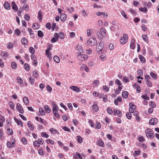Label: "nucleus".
Masks as SVG:
<instances>
[{"mask_svg":"<svg viewBox=\"0 0 159 159\" xmlns=\"http://www.w3.org/2000/svg\"><path fill=\"white\" fill-rule=\"evenodd\" d=\"M97 41L94 36H93L92 38H89L87 42V45L90 46H94L97 44Z\"/></svg>","mask_w":159,"mask_h":159,"instance_id":"1","label":"nucleus"},{"mask_svg":"<svg viewBox=\"0 0 159 159\" xmlns=\"http://www.w3.org/2000/svg\"><path fill=\"white\" fill-rule=\"evenodd\" d=\"M145 79L146 81V84L148 87H152V84L150 80L151 78L149 75H146L145 76Z\"/></svg>","mask_w":159,"mask_h":159,"instance_id":"2","label":"nucleus"},{"mask_svg":"<svg viewBox=\"0 0 159 159\" xmlns=\"http://www.w3.org/2000/svg\"><path fill=\"white\" fill-rule=\"evenodd\" d=\"M77 58L80 61H83L86 60L88 57L86 55H81L80 52H78L77 53Z\"/></svg>","mask_w":159,"mask_h":159,"instance_id":"3","label":"nucleus"},{"mask_svg":"<svg viewBox=\"0 0 159 159\" xmlns=\"http://www.w3.org/2000/svg\"><path fill=\"white\" fill-rule=\"evenodd\" d=\"M128 40V35L125 34L123 35V37H121L120 39V43L121 44H125Z\"/></svg>","mask_w":159,"mask_h":159,"instance_id":"4","label":"nucleus"},{"mask_svg":"<svg viewBox=\"0 0 159 159\" xmlns=\"http://www.w3.org/2000/svg\"><path fill=\"white\" fill-rule=\"evenodd\" d=\"M102 43H100L99 46L98 45L97 48V52L100 54H101L102 52V50L103 48V46H102Z\"/></svg>","mask_w":159,"mask_h":159,"instance_id":"5","label":"nucleus"},{"mask_svg":"<svg viewBox=\"0 0 159 159\" xmlns=\"http://www.w3.org/2000/svg\"><path fill=\"white\" fill-rule=\"evenodd\" d=\"M70 89L76 93H79L80 91V88L77 86H72L70 87Z\"/></svg>","mask_w":159,"mask_h":159,"instance_id":"6","label":"nucleus"},{"mask_svg":"<svg viewBox=\"0 0 159 159\" xmlns=\"http://www.w3.org/2000/svg\"><path fill=\"white\" fill-rule=\"evenodd\" d=\"M157 123L158 120L156 118H152L149 121V123L150 125H156Z\"/></svg>","mask_w":159,"mask_h":159,"instance_id":"7","label":"nucleus"},{"mask_svg":"<svg viewBox=\"0 0 159 159\" xmlns=\"http://www.w3.org/2000/svg\"><path fill=\"white\" fill-rule=\"evenodd\" d=\"M73 156L74 159H82V156L78 152H76L75 154H73Z\"/></svg>","mask_w":159,"mask_h":159,"instance_id":"8","label":"nucleus"},{"mask_svg":"<svg viewBox=\"0 0 159 159\" xmlns=\"http://www.w3.org/2000/svg\"><path fill=\"white\" fill-rule=\"evenodd\" d=\"M14 120L18 125H20L21 127H23V125L21 120L16 118H14Z\"/></svg>","mask_w":159,"mask_h":159,"instance_id":"9","label":"nucleus"},{"mask_svg":"<svg viewBox=\"0 0 159 159\" xmlns=\"http://www.w3.org/2000/svg\"><path fill=\"white\" fill-rule=\"evenodd\" d=\"M52 111H58L59 110V108L57 105L54 102H52Z\"/></svg>","mask_w":159,"mask_h":159,"instance_id":"10","label":"nucleus"},{"mask_svg":"<svg viewBox=\"0 0 159 159\" xmlns=\"http://www.w3.org/2000/svg\"><path fill=\"white\" fill-rule=\"evenodd\" d=\"M96 144L98 146L102 147H104V142L100 139H99L97 142Z\"/></svg>","mask_w":159,"mask_h":159,"instance_id":"11","label":"nucleus"},{"mask_svg":"<svg viewBox=\"0 0 159 159\" xmlns=\"http://www.w3.org/2000/svg\"><path fill=\"white\" fill-rule=\"evenodd\" d=\"M12 9L14 11L16 12L18 11L17 6L14 2H12L11 3Z\"/></svg>","mask_w":159,"mask_h":159,"instance_id":"12","label":"nucleus"},{"mask_svg":"<svg viewBox=\"0 0 159 159\" xmlns=\"http://www.w3.org/2000/svg\"><path fill=\"white\" fill-rule=\"evenodd\" d=\"M93 95L95 97H99L100 98H102L103 96L102 94H100L96 91H94L93 92Z\"/></svg>","mask_w":159,"mask_h":159,"instance_id":"13","label":"nucleus"},{"mask_svg":"<svg viewBox=\"0 0 159 159\" xmlns=\"http://www.w3.org/2000/svg\"><path fill=\"white\" fill-rule=\"evenodd\" d=\"M1 55L4 59H6L8 56V53L7 52H1Z\"/></svg>","mask_w":159,"mask_h":159,"instance_id":"14","label":"nucleus"},{"mask_svg":"<svg viewBox=\"0 0 159 159\" xmlns=\"http://www.w3.org/2000/svg\"><path fill=\"white\" fill-rule=\"evenodd\" d=\"M135 40L134 39H131V42L130 44V48L132 49H134L135 48L134 45Z\"/></svg>","mask_w":159,"mask_h":159,"instance_id":"15","label":"nucleus"},{"mask_svg":"<svg viewBox=\"0 0 159 159\" xmlns=\"http://www.w3.org/2000/svg\"><path fill=\"white\" fill-rule=\"evenodd\" d=\"M61 20L63 22L65 21L66 19V14L62 13L61 15L60 16Z\"/></svg>","mask_w":159,"mask_h":159,"instance_id":"16","label":"nucleus"},{"mask_svg":"<svg viewBox=\"0 0 159 159\" xmlns=\"http://www.w3.org/2000/svg\"><path fill=\"white\" fill-rule=\"evenodd\" d=\"M150 75L151 77L154 80H156L157 78V74L154 73V72H151L150 73Z\"/></svg>","mask_w":159,"mask_h":159,"instance_id":"17","label":"nucleus"},{"mask_svg":"<svg viewBox=\"0 0 159 159\" xmlns=\"http://www.w3.org/2000/svg\"><path fill=\"white\" fill-rule=\"evenodd\" d=\"M27 125L29 128L31 130H33L34 129V126L33 124H31V122L29 121L27 123Z\"/></svg>","mask_w":159,"mask_h":159,"instance_id":"18","label":"nucleus"},{"mask_svg":"<svg viewBox=\"0 0 159 159\" xmlns=\"http://www.w3.org/2000/svg\"><path fill=\"white\" fill-rule=\"evenodd\" d=\"M96 35L97 36L99 39H101L103 37V36L100 34V32L98 30L95 31Z\"/></svg>","mask_w":159,"mask_h":159,"instance_id":"19","label":"nucleus"},{"mask_svg":"<svg viewBox=\"0 0 159 159\" xmlns=\"http://www.w3.org/2000/svg\"><path fill=\"white\" fill-rule=\"evenodd\" d=\"M128 93L126 91H124L122 93V96L124 98H126L128 97Z\"/></svg>","mask_w":159,"mask_h":159,"instance_id":"20","label":"nucleus"},{"mask_svg":"<svg viewBox=\"0 0 159 159\" xmlns=\"http://www.w3.org/2000/svg\"><path fill=\"white\" fill-rule=\"evenodd\" d=\"M100 32L103 36L106 35V30L103 28L102 27L100 29Z\"/></svg>","mask_w":159,"mask_h":159,"instance_id":"21","label":"nucleus"},{"mask_svg":"<svg viewBox=\"0 0 159 159\" xmlns=\"http://www.w3.org/2000/svg\"><path fill=\"white\" fill-rule=\"evenodd\" d=\"M4 7L7 10H9L10 8V5L8 2H5L4 5Z\"/></svg>","mask_w":159,"mask_h":159,"instance_id":"22","label":"nucleus"},{"mask_svg":"<svg viewBox=\"0 0 159 159\" xmlns=\"http://www.w3.org/2000/svg\"><path fill=\"white\" fill-rule=\"evenodd\" d=\"M44 109L46 112L48 113H49L51 112V109L48 105H45L44 107Z\"/></svg>","mask_w":159,"mask_h":159,"instance_id":"23","label":"nucleus"},{"mask_svg":"<svg viewBox=\"0 0 159 159\" xmlns=\"http://www.w3.org/2000/svg\"><path fill=\"white\" fill-rule=\"evenodd\" d=\"M99 84V81L98 80H96L93 82V84L94 87H97Z\"/></svg>","mask_w":159,"mask_h":159,"instance_id":"24","label":"nucleus"},{"mask_svg":"<svg viewBox=\"0 0 159 159\" xmlns=\"http://www.w3.org/2000/svg\"><path fill=\"white\" fill-rule=\"evenodd\" d=\"M22 43L24 45H27L28 44L27 40L25 38H23L21 40Z\"/></svg>","mask_w":159,"mask_h":159,"instance_id":"25","label":"nucleus"},{"mask_svg":"<svg viewBox=\"0 0 159 159\" xmlns=\"http://www.w3.org/2000/svg\"><path fill=\"white\" fill-rule=\"evenodd\" d=\"M153 133L152 130L149 128H147L145 131V133L146 135H148L149 133Z\"/></svg>","mask_w":159,"mask_h":159,"instance_id":"26","label":"nucleus"},{"mask_svg":"<svg viewBox=\"0 0 159 159\" xmlns=\"http://www.w3.org/2000/svg\"><path fill=\"white\" fill-rule=\"evenodd\" d=\"M38 153L41 156L44 154L45 153L44 150L42 148H40L38 151Z\"/></svg>","mask_w":159,"mask_h":159,"instance_id":"27","label":"nucleus"},{"mask_svg":"<svg viewBox=\"0 0 159 159\" xmlns=\"http://www.w3.org/2000/svg\"><path fill=\"white\" fill-rule=\"evenodd\" d=\"M54 61L57 63H59L60 61V59L58 56H55L53 57Z\"/></svg>","mask_w":159,"mask_h":159,"instance_id":"28","label":"nucleus"},{"mask_svg":"<svg viewBox=\"0 0 159 159\" xmlns=\"http://www.w3.org/2000/svg\"><path fill=\"white\" fill-rule=\"evenodd\" d=\"M142 38L147 43L148 42V36L146 35L143 34L142 36Z\"/></svg>","mask_w":159,"mask_h":159,"instance_id":"29","label":"nucleus"},{"mask_svg":"<svg viewBox=\"0 0 159 159\" xmlns=\"http://www.w3.org/2000/svg\"><path fill=\"white\" fill-rule=\"evenodd\" d=\"M77 142L80 143H81L83 141V139L79 135L77 136Z\"/></svg>","mask_w":159,"mask_h":159,"instance_id":"30","label":"nucleus"},{"mask_svg":"<svg viewBox=\"0 0 159 159\" xmlns=\"http://www.w3.org/2000/svg\"><path fill=\"white\" fill-rule=\"evenodd\" d=\"M23 100L24 102L26 104V105H27L28 104L29 100L27 97H24L23 98Z\"/></svg>","mask_w":159,"mask_h":159,"instance_id":"31","label":"nucleus"},{"mask_svg":"<svg viewBox=\"0 0 159 159\" xmlns=\"http://www.w3.org/2000/svg\"><path fill=\"white\" fill-rule=\"evenodd\" d=\"M46 142L48 144H49L50 143L52 145H53L54 143V141L51 139H47Z\"/></svg>","mask_w":159,"mask_h":159,"instance_id":"32","label":"nucleus"},{"mask_svg":"<svg viewBox=\"0 0 159 159\" xmlns=\"http://www.w3.org/2000/svg\"><path fill=\"white\" fill-rule=\"evenodd\" d=\"M76 48L77 50L79 52H80V53L83 52L82 48L80 45H78L77 47Z\"/></svg>","mask_w":159,"mask_h":159,"instance_id":"33","label":"nucleus"},{"mask_svg":"<svg viewBox=\"0 0 159 159\" xmlns=\"http://www.w3.org/2000/svg\"><path fill=\"white\" fill-rule=\"evenodd\" d=\"M93 30L91 29H88L87 30V35L88 36H90L92 34V32Z\"/></svg>","mask_w":159,"mask_h":159,"instance_id":"34","label":"nucleus"},{"mask_svg":"<svg viewBox=\"0 0 159 159\" xmlns=\"http://www.w3.org/2000/svg\"><path fill=\"white\" fill-rule=\"evenodd\" d=\"M92 108L95 111H97L98 109V107L97 105L94 104L92 106Z\"/></svg>","mask_w":159,"mask_h":159,"instance_id":"35","label":"nucleus"},{"mask_svg":"<svg viewBox=\"0 0 159 159\" xmlns=\"http://www.w3.org/2000/svg\"><path fill=\"white\" fill-rule=\"evenodd\" d=\"M139 58L140 61L142 63H144L145 61L144 57L142 55H140L139 56Z\"/></svg>","mask_w":159,"mask_h":159,"instance_id":"36","label":"nucleus"},{"mask_svg":"<svg viewBox=\"0 0 159 159\" xmlns=\"http://www.w3.org/2000/svg\"><path fill=\"white\" fill-rule=\"evenodd\" d=\"M41 136L43 137H45L46 138H48L49 137V135L46 133L42 132L41 134Z\"/></svg>","mask_w":159,"mask_h":159,"instance_id":"37","label":"nucleus"},{"mask_svg":"<svg viewBox=\"0 0 159 159\" xmlns=\"http://www.w3.org/2000/svg\"><path fill=\"white\" fill-rule=\"evenodd\" d=\"M38 19L39 20L41 21L42 19V13L40 11H39L38 13Z\"/></svg>","mask_w":159,"mask_h":159,"instance_id":"38","label":"nucleus"},{"mask_svg":"<svg viewBox=\"0 0 159 159\" xmlns=\"http://www.w3.org/2000/svg\"><path fill=\"white\" fill-rule=\"evenodd\" d=\"M139 10L142 12H146L147 11V8L146 7H140L139 9Z\"/></svg>","mask_w":159,"mask_h":159,"instance_id":"39","label":"nucleus"},{"mask_svg":"<svg viewBox=\"0 0 159 159\" xmlns=\"http://www.w3.org/2000/svg\"><path fill=\"white\" fill-rule=\"evenodd\" d=\"M146 136L148 138L152 139L154 136V134L153 133H149L148 135H146Z\"/></svg>","mask_w":159,"mask_h":159,"instance_id":"40","label":"nucleus"},{"mask_svg":"<svg viewBox=\"0 0 159 159\" xmlns=\"http://www.w3.org/2000/svg\"><path fill=\"white\" fill-rule=\"evenodd\" d=\"M58 111H52L53 115L56 117L59 118L60 117V115L58 114Z\"/></svg>","mask_w":159,"mask_h":159,"instance_id":"41","label":"nucleus"},{"mask_svg":"<svg viewBox=\"0 0 159 159\" xmlns=\"http://www.w3.org/2000/svg\"><path fill=\"white\" fill-rule=\"evenodd\" d=\"M115 113H116L119 116H120L122 115V113L121 111L119 110H115L114 111Z\"/></svg>","mask_w":159,"mask_h":159,"instance_id":"42","label":"nucleus"},{"mask_svg":"<svg viewBox=\"0 0 159 159\" xmlns=\"http://www.w3.org/2000/svg\"><path fill=\"white\" fill-rule=\"evenodd\" d=\"M39 25L38 23H35L33 24L32 27L34 29H37L39 28Z\"/></svg>","mask_w":159,"mask_h":159,"instance_id":"43","label":"nucleus"},{"mask_svg":"<svg viewBox=\"0 0 159 159\" xmlns=\"http://www.w3.org/2000/svg\"><path fill=\"white\" fill-rule=\"evenodd\" d=\"M17 82L20 84H22L23 83V81L22 79L20 77H17Z\"/></svg>","mask_w":159,"mask_h":159,"instance_id":"44","label":"nucleus"},{"mask_svg":"<svg viewBox=\"0 0 159 159\" xmlns=\"http://www.w3.org/2000/svg\"><path fill=\"white\" fill-rule=\"evenodd\" d=\"M134 152V153L133 154V156L134 157H135L136 156H139L140 155V154L141 152V151L140 150L135 151Z\"/></svg>","mask_w":159,"mask_h":159,"instance_id":"45","label":"nucleus"},{"mask_svg":"<svg viewBox=\"0 0 159 159\" xmlns=\"http://www.w3.org/2000/svg\"><path fill=\"white\" fill-rule=\"evenodd\" d=\"M33 145L34 146H36L38 147L40 146V144L38 140L34 141L33 143Z\"/></svg>","mask_w":159,"mask_h":159,"instance_id":"46","label":"nucleus"},{"mask_svg":"<svg viewBox=\"0 0 159 159\" xmlns=\"http://www.w3.org/2000/svg\"><path fill=\"white\" fill-rule=\"evenodd\" d=\"M115 84L118 86L122 85L120 81L118 79L116 80L115 81Z\"/></svg>","mask_w":159,"mask_h":159,"instance_id":"47","label":"nucleus"},{"mask_svg":"<svg viewBox=\"0 0 159 159\" xmlns=\"http://www.w3.org/2000/svg\"><path fill=\"white\" fill-rule=\"evenodd\" d=\"M24 67L25 69L27 70H30V66L27 63H25L24 64Z\"/></svg>","mask_w":159,"mask_h":159,"instance_id":"48","label":"nucleus"},{"mask_svg":"<svg viewBox=\"0 0 159 159\" xmlns=\"http://www.w3.org/2000/svg\"><path fill=\"white\" fill-rule=\"evenodd\" d=\"M33 75L35 78H37L38 77L39 74L36 71H34L33 73Z\"/></svg>","mask_w":159,"mask_h":159,"instance_id":"49","label":"nucleus"},{"mask_svg":"<svg viewBox=\"0 0 159 159\" xmlns=\"http://www.w3.org/2000/svg\"><path fill=\"white\" fill-rule=\"evenodd\" d=\"M38 35L39 37H42L43 36V34L41 31L39 30L38 32Z\"/></svg>","mask_w":159,"mask_h":159,"instance_id":"50","label":"nucleus"},{"mask_svg":"<svg viewBox=\"0 0 159 159\" xmlns=\"http://www.w3.org/2000/svg\"><path fill=\"white\" fill-rule=\"evenodd\" d=\"M107 113L110 114H112L113 113V111L110 107H108L107 109Z\"/></svg>","mask_w":159,"mask_h":159,"instance_id":"51","label":"nucleus"},{"mask_svg":"<svg viewBox=\"0 0 159 159\" xmlns=\"http://www.w3.org/2000/svg\"><path fill=\"white\" fill-rule=\"evenodd\" d=\"M149 105L152 108H155L156 106L155 103L154 102H150Z\"/></svg>","mask_w":159,"mask_h":159,"instance_id":"52","label":"nucleus"},{"mask_svg":"<svg viewBox=\"0 0 159 159\" xmlns=\"http://www.w3.org/2000/svg\"><path fill=\"white\" fill-rule=\"evenodd\" d=\"M9 104L11 108L13 109L15 107V105L11 101H10L9 102Z\"/></svg>","mask_w":159,"mask_h":159,"instance_id":"53","label":"nucleus"},{"mask_svg":"<svg viewBox=\"0 0 159 159\" xmlns=\"http://www.w3.org/2000/svg\"><path fill=\"white\" fill-rule=\"evenodd\" d=\"M29 52L32 54H34L35 52V50L33 48L30 47L29 48Z\"/></svg>","mask_w":159,"mask_h":159,"instance_id":"54","label":"nucleus"},{"mask_svg":"<svg viewBox=\"0 0 159 159\" xmlns=\"http://www.w3.org/2000/svg\"><path fill=\"white\" fill-rule=\"evenodd\" d=\"M142 98L144 99L149 100V98L146 94L142 95Z\"/></svg>","mask_w":159,"mask_h":159,"instance_id":"55","label":"nucleus"},{"mask_svg":"<svg viewBox=\"0 0 159 159\" xmlns=\"http://www.w3.org/2000/svg\"><path fill=\"white\" fill-rule=\"evenodd\" d=\"M39 112L41 115H45V112L43 109L40 108L39 109Z\"/></svg>","mask_w":159,"mask_h":159,"instance_id":"56","label":"nucleus"},{"mask_svg":"<svg viewBox=\"0 0 159 159\" xmlns=\"http://www.w3.org/2000/svg\"><path fill=\"white\" fill-rule=\"evenodd\" d=\"M103 90L106 92H107L109 91V88L106 85H103Z\"/></svg>","mask_w":159,"mask_h":159,"instance_id":"57","label":"nucleus"},{"mask_svg":"<svg viewBox=\"0 0 159 159\" xmlns=\"http://www.w3.org/2000/svg\"><path fill=\"white\" fill-rule=\"evenodd\" d=\"M126 116L129 119H131L132 118V115L130 112H127L126 114Z\"/></svg>","mask_w":159,"mask_h":159,"instance_id":"58","label":"nucleus"},{"mask_svg":"<svg viewBox=\"0 0 159 159\" xmlns=\"http://www.w3.org/2000/svg\"><path fill=\"white\" fill-rule=\"evenodd\" d=\"M17 67V65L15 62H12L11 63V67L13 69H15Z\"/></svg>","mask_w":159,"mask_h":159,"instance_id":"59","label":"nucleus"},{"mask_svg":"<svg viewBox=\"0 0 159 159\" xmlns=\"http://www.w3.org/2000/svg\"><path fill=\"white\" fill-rule=\"evenodd\" d=\"M130 108H132L133 109H135V106L134 105L133 103L130 102L129 103V104Z\"/></svg>","mask_w":159,"mask_h":159,"instance_id":"60","label":"nucleus"},{"mask_svg":"<svg viewBox=\"0 0 159 159\" xmlns=\"http://www.w3.org/2000/svg\"><path fill=\"white\" fill-rule=\"evenodd\" d=\"M50 131L52 133L54 134H56L57 131V130L54 128H52L50 129Z\"/></svg>","mask_w":159,"mask_h":159,"instance_id":"61","label":"nucleus"},{"mask_svg":"<svg viewBox=\"0 0 159 159\" xmlns=\"http://www.w3.org/2000/svg\"><path fill=\"white\" fill-rule=\"evenodd\" d=\"M7 47L8 48H11L13 47V44H12L11 43H9L7 44Z\"/></svg>","mask_w":159,"mask_h":159,"instance_id":"62","label":"nucleus"},{"mask_svg":"<svg viewBox=\"0 0 159 159\" xmlns=\"http://www.w3.org/2000/svg\"><path fill=\"white\" fill-rule=\"evenodd\" d=\"M22 141L24 144L25 145L27 143V141L25 138H22Z\"/></svg>","mask_w":159,"mask_h":159,"instance_id":"63","label":"nucleus"},{"mask_svg":"<svg viewBox=\"0 0 159 159\" xmlns=\"http://www.w3.org/2000/svg\"><path fill=\"white\" fill-rule=\"evenodd\" d=\"M123 80L124 82L125 83H127L129 81L128 78L125 76L123 77Z\"/></svg>","mask_w":159,"mask_h":159,"instance_id":"64","label":"nucleus"}]
</instances>
